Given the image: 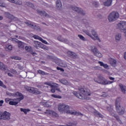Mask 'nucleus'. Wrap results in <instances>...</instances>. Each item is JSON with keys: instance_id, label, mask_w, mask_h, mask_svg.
<instances>
[{"instance_id": "nucleus-14", "label": "nucleus", "mask_w": 126, "mask_h": 126, "mask_svg": "<svg viewBox=\"0 0 126 126\" xmlns=\"http://www.w3.org/2000/svg\"><path fill=\"white\" fill-rule=\"evenodd\" d=\"M4 16L5 17H7V18H9V19H11V20H15L16 21L17 20V18L13 16V15L10 14V13L8 12H6L4 13Z\"/></svg>"}, {"instance_id": "nucleus-31", "label": "nucleus", "mask_w": 126, "mask_h": 126, "mask_svg": "<svg viewBox=\"0 0 126 126\" xmlns=\"http://www.w3.org/2000/svg\"><path fill=\"white\" fill-rule=\"evenodd\" d=\"M59 82L61 83H62V84H64V85H68V82L66 79H60L59 80Z\"/></svg>"}, {"instance_id": "nucleus-28", "label": "nucleus", "mask_w": 126, "mask_h": 126, "mask_svg": "<svg viewBox=\"0 0 126 126\" xmlns=\"http://www.w3.org/2000/svg\"><path fill=\"white\" fill-rule=\"evenodd\" d=\"M115 38L116 42H120V40L122 39V34L121 33H117L116 34Z\"/></svg>"}, {"instance_id": "nucleus-10", "label": "nucleus", "mask_w": 126, "mask_h": 126, "mask_svg": "<svg viewBox=\"0 0 126 126\" xmlns=\"http://www.w3.org/2000/svg\"><path fill=\"white\" fill-rule=\"evenodd\" d=\"M91 49H92V51L93 52L94 56H95L97 58H102V54H101V53L99 52V50H98L95 46L92 47Z\"/></svg>"}, {"instance_id": "nucleus-17", "label": "nucleus", "mask_w": 126, "mask_h": 126, "mask_svg": "<svg viewBox=\"0 0 126 126\" xmlns=\"http://www.w3.org/2000/svg\"><path fill=\"white\" fill-rule=\"evenodd\" d=\"M25 50L26 51H27L29 53H30L32 56H35L36 55V52H33V49H32V47L31 46H26L25 47Z\"/></svg>"}, {"instance_id": "nucleus-56", "label": "nucleus", "mask_w": 126, "mask_h": 126, "mask_svg": "<svg viewBox=\"0 0 126 126\" xmlns=\"http://www.w3.org/2000/svg\"><path fill=\"white\" fill-rule=\"evenodd\" d=\"M109 78L110 80H115V78L112 77H109Z\"/></svg>"}, {"instance_id": "nucleus-6", "label": "nucleus", "mask_w": 126, "mask_h": 126, "mask_svg": "<svg viewBox=\"0 0 126 126\" xmlns=\"http://www.w3.org/2000/svg\"><path fill=\"white\" fill-rule=\"evenodd\" d=\"M6 94L10 96H12L13 97H19V98L14 99V100H15V101H18V102H20L21 100H23V99H24L23 94L18 92H16L15 94H12L7 92Z\"/></svg>"}, {"instance_id": "nucleus-23", "label": "nucleus", "mask_w": 126, "mask_h": 126, "mask_svg": "<svg viewBox=\"0 0 126 126\" xmlns=\"http://www.w3.org/2000/svg\"><path fill=\"white\" fill-rule=\"evenodd\" d=\"M92 34L93 35H94V40H98V41L101 42V40H100V38H99V37H98V34H97V32L96 31H95V30L92 31Z\"/></svg>"}, {"instance_id": "nucleus-45", "label": "nucleus", "mask_w": 126, "mask_h": 126, "mask_svg": "<svg viewBox=\"0 0 126 126\" xmlns=\"http://www.w3.org/2000/svg\"><path fill=\"white\" fill-rule=\"evenodd\" d=\"M9 105H17L18 104V102L17 101H11L9 102Z\"/></svg>"}, {"instance_id": "nucleus-26", "label": "nucleus", "mask_w": 126, "mask_h": 126, "mask_svg": "<svg viewBox=\"0 0 126 126\" xmlns=\"http://www.w3.org/2000/svg\"><path fill=\"white\" fill-rule=\"evenodd\" d=\"M47 59L48 60H52L53 62H54V63H56V62L58 60V58L55 57V56H47Z\"/></svg>"}, {"instance_id": "nucleus-15", "label": "nucleus", "mask_w": 126, "mask_h": 126, "mask_svg": "<svg viewBox=\"0 0 126 126\" xmlns=\"http://www.w3.org/2000/svg\"><path fill=\"white\" fill-rule=\"evenodd\" d=\"M57 39L58 40V41H60V42H63V43H65V44H69V41H68L67 39L62 37V35L58 36Z\"/></svg>"}, {"instance_id": "nucleus-39", "label": "nucleus", "mask_w": 126, "mask_h": 126, "mask_svg": "<svg viewBox=\"0 0 126 126\" xmlns=\"http://www.w3.org/2000/svg\"><path fill=\"white\" fill-rule=\"evenodd\" d=\"M20 110H21V112H23L25 115H27V112H30V109H26L21 108Z\"/></svg>"}, {"instance_id": "nucleus-49", "label": "nucleus", "mask_w": 126, "mask_h": 126, "mask_svg": "<svg viewBox=\"0 0 126 126\" xmlns=\"http://www.w3.org/2000/svg\"><path fill=\"white\" fill-rule=\"evenodd\" d=\"M6 48H7V49L8 50H9L10 51H11V50H12V46L11 45H6Z\"/></svg>"}, {"instance_id": "nucleus-34", "label": "nucleus", "mask_w": 126, "mask_h": 126, "mask_svg": "<svg viewBox=\"0 0 126 126\" xmlns=\"http://www.w3.org/2000/svg\"><path fill=\"white\" fill-rule=\"evenodd\" d=\"M112 117H114V118H115V119H116L117 121L119 122V124H122V121L120 119V117H119L118 115L114 114L112 115Z\"/></svg>"}, {"instance_id": "nucleus-20", "label": "nucleus", "mask_w": 126, "mask_h": 126, "mask_svg": "<svg viewBox=\"0 0 126 126\" xmlns=\"http://www.w3.org/2000/svg\"><path fill=\"white\" fill-rule=\"evenodd\" d=\"M107 111H109L111 116L115 115V111H114V107L113 105H110L109 106H107L106 108Z\"/></svg>"}, {"instance_id": "nucleus-32", "label": "nucleus", "mask_w": 126, "mask_h": 126, "mask_svg": "<svg viewBox=\"0 0 126 126\" xmlns=\"http://www.w3.org/2000/svg\"><path fill=\"white\" fill-rule=\"evenodd\" d=\"M110 63L112 66H116V65L117 64V61L115 60V59H111L110 61Z\"/></svg>"}, {"instance_id": "nucleus-57", "label": "nucleus", "mask_w": 126, "mask_h": 126, "mask_svg": "<svg viewBox=\"0 0 126 126\" xmlns=\"http://www.w3.org/2000/svg\"><path fill=\"white\" fill-rule=\"evenodd\" d=\"M0 86H2V87H3V83H2V82H1V81H0Z\"/></svg>"}, {"instance_id": "nucleus-13", "label": "nucleus", "mask_w": 126, "mask_h": 126, "mask_svg": "<svg viewBox=\"0 0 126 126\" xmlns=\"http://www.w3.org/2000/svg\"><path fill=\"white\" fill-rule=\"evenodd\" d=\"M12 40L15 41L16 43H18V48H20V49H23L24 48V43L22 42V41H20L15 38H12Z\"/></svg>"}, {"instance_id": "nucleus-38", "label": "nucleus", "mask_w": 126, "mask_h": 126, "mask_svg": "<svg viewBox=\"0 0 126 126\" xmlns=\"http://www.w3.org/2000/svg\"><path fill=\"white\" fill-rule=\"evenodd\" d=\"M40 48H41V49H43V50H46V51H48V50H49V47L43 44V43H41Z\"/></svg>"}, {"instance_id": "nucleus-3", "label": "nucleus", "mask_w": 126, "mask_h": 126, "mask_svg": "<svg viewBox=\"0 0 126 126\" xmlns=\"http://www.w3.org/2000/svg\"><path fill=\"white\" fill-rule=\"evenodd\" d=\"M122 101V98L118 97L116 99L115 101V108L117 112H118L119 115H124L126 113V107L124 108L121 105V101Z\"/></svg>"}, {"instance_id": "nucleus-63", "label": "nucleus", "mask_w": 126, "mask_h": 126, "mask_svg": "<svg viewBox=\"0 0 126 126\" xmlns=\"http://www.w3.org/2000/svg\"><path fill=\"white\" fill-rule=\"evenodd\" d=\"M124 59L126 60V52L125 53V55H124Z\"/></svg>"}, {"instance_id": "nucleus-60", "label": "nucleus", "mask_w": 126, "mask_h": 126, "mask_svg": "<svg viewBox=\"0 0 126 126\" xmlns=\"http://www.w3.org/2000/svg\"><path fill=\"white\" fill-rule=\"evenodd\" d=\"M98 17H99V18H102L103 15L101 14H98Z\"/></svg>"}, {"instance_id": "nucleus-22", "label": "nucleus", "mask_w": 126, "mask_h": 126, "mask_svg": "<svg viewBox=\"0 0 126 126\" xmlns=\"http://www.w3.org/2000/svg\"><path fill=\"white\" fill-rule=\"evenodd\" d=\"M10 2L12 3H15V4H17L18 5H22V0H7Z\"/></svg>"}, {"instance_id": "nucleus-37", "label": "nucleus", "mask_w": 126, "mask_h": 126, "mask_svg": "<svg viewBox=\"0 0 126 126\" xmlns=\"http://www.w3.org/2000/svg\"><path fill=\"white\" fill-rule=\"evenodd\" d=\"M98 63L100 64V66H103L104 68H108V67H109V66L107 64H104L102 62H98Z\"/></svg>"}, {"instance_id": "nucleus-4", "label": "nucleus", "mask_w": 126, "mask_h": 126, "mask_svg": "<svg viewBox=\"0 0 126 126\" xmlns=\"http://www.w3.org/2000/svg\"><path fill=\"white\" fill-rule=\"evenodd\" d=\"M94 81L98 84H101V85H108L109 84H112L114 81H108L106 78L101 75H99L97 78H94Z\"/></svg>"}, {"instance_id": "nucleus-5", "label": "nucleus", "mask_w": 126, "mask_h": 126, "mask_svg": "<svg viewBox=\"0 0 126 126\" xmlns=\"http://www.w3.org/2000/svg\"><path fill=\"white\" fill-rule=\"evenodd\" d=\"M119 18H120V14L117 11L111 12L108 16L109 22L111 23L117 21Z\"/></svg>"}, {"instance_id": "nucleus-43", "label": "nucleus", "mask_w": 126, "mask_h": 126, "mask_svg": "<svg viewBox=\"0 0 126 126\" xmlns=\"http://www.w3.org/2000/svg\"><path fill=\"white\" fill-rule=\"evenodd\" d=\"M78 37L80 38V40H82V41H86V38L83 36V35L81 34H78Z\"/></svg>"}, {"instance_id": "nucleus-61", "label": "nucleus", "mask_w": 126, "mask_h": 126, "mask_svg": "<svg viewBox=\"0 0 126 126\" xmlns=\"http://www.w3.org/2000/svg\"><path fill=\"white\" fill-rule=\"evenodd\" d=\"M2 19H3V17L0 16V20H2Z\"/></svg>"}, {"instance_id": "nucleus-8", "label": "nucleus", "mask_w": 126, "mask_h": 126, "mask_svg": "<svg viewBox=\"0 0 126 126\" xmlns=\"http://www.w3.org/2000/svg\"><path fill=\"white\" fill-rule=\"evenodd\" d=\"M117 26L120 30H123L124 35L126 36V22L120 21L118 23Z\"/></svg>"}, {"instance_id": "nucleus-64", "label": "nucleus", "mask_w": 126, "mask_h": 126, "mask_svg": "<svg viewBox=\"0 0 126 126\" xmlns=\"http://www.w3.org/2000/svg\"><path fill=\"white\" fill-rule=\"evenodd\" d=\"M65 126H72V124H69V125Z\"/></svg>"}, {"instance_id": "nucleus-27", "label": "nucleus", "mask_w": 126, "mask_h": 126, "mask_svg": "<svg viewBox=\"0 0 126 126\" xmlns=\"http://www.w3.org/2000/svg\"><path fill=\"white\" fill-rule=\"evenodd\" d=\"M119 87H120L123 93H124V94H126V87L124 86V85L122 84H119Z\"/></svg>"}, {"instance_id": "nucleus-18", "label": "nucleus", "mask_w": 126, "mask_h": 126, "mask_svg": "<svg viewBox=\"0 0 126 126\" xmlns=\"http://www.w3.org/2000/svg\"><path fill=\"white\" fill-rule=\"evenodd\" d=\"M67 54L70 58L71 59H77V55L75 53L71 51H68Z\"/></svg>"}, {"instance_id": "nucleus-48", "label": "nucleus", "mask_w": 126, "mask_h": 126, "mask_svg": "<svg viewBox=\"0 0 126 126\" xmlns=\"http://www.w3.org/2000/svg\"><path fill=\"white\" fill-rule=\"evenodd\" d=\"M33 37L34 38V39H36L37 40H41V38H42V37H40V36H39L38 35H33Z\"/></svg>"}, {"instance_id": "nucleus-52", "label": "nucleus", "mask_w": 126, "mask_h": 126, "mask_svg": "<svg viewBox=\"0 0 126 126\" xmlns=\"http://www.w3.org/2000/svg\"><path fill=\"white\" fill-rule=\"evenodd\" d=\"M57 69L58 70H61V71H63V72L64 71V70L63 69V68H62L60 67H57Z\"/></svg>"}, {"instance_id": "nucleus-36", "label": "nucleus", "mask_w": 126, "mask_h": 126, "mask_svg": "<svg viewBox=\"0 0 126 126\" xmlns=\"http://www.w3.org/2000/svg\"><path fill=\"white\" fill-rule=\"evenodd\" d=\"M25 6H29V7H31L32 8H34V7H35L34 5L30 2H26V4H25Z\"/></svg>"}, {"instance_id": "nucleus-12", "label": "nucleus", "mask_w": 126, "mask_h": 126, "mask_svg": "<svg viewBox=\"0 0 126 126\" xmlns=\"http://www.w3.org/2000/svg\"><path fill=\"white\" fill-rule=\"evenodd\" d=\"M55 63L58 64V65H59V66H61V67H66V66H67L66 63L63 62L59 58H57V60H56Z\"/></svg>"}, {"instance_id": "nucleus-54", "label": "nucleus", "mask_w": 126, "mask_h": 126, "mask_svg": "<svg viewBox=\"0 0 126 126\" xmlns=\"http://www.w3.org/2000/svg\"><path fill=\"white\" fill-rule=\"evenodd\" d=\"M93 5L94 6L97 7V6H98V3H97L96 2H94L93 3Z\"/></svg>"}, {"instance_id": "nucleus-40", "label": "nucleus", "mask_w": 126, "mask_h": 126, "mask_svg": "<svg viewBox=\"0 0 126 126\" xmlns=\"http://www.w3.org/2000/svg\"><path fill=\"white\" fill-rule=\"evenodd\" d=\"M38 73L39 74H41V75H48V74H49V73H46L41 70H38Z\"/></svg>"}, {"instance_id": "nucleus-51", "label": "nucleus", "mask_w": 126, "mask_h": 126, "mask_svg": "<svg viewBox=\"0 0 126 126\" xmlns=\"http://www.w3.org/2000/svg\"><path fill=\"white\" fill-rule=\"evenodd\" d=\"M54 88H55V90H56L57 91H58V92H62V91H61V89L60 88H59V87H54Z\"/></svg>"}, {"instance_id": "nucleus-16", "label": "nucleus", "mask_w": 126, "mask_h": 126, "mask_svg": "<svg viewBox=\"0 0 126 126\" xmlns=\"http://www.w3.org/2000/svg\"><path fill=\"white\" fill-rule=\"evenodd\" d=\"M36 11L37 13L41 16H45V17H50V16L45 11H42L39 9H37Z\"/></svg>"}, {"instance_id": "nucleus-11", "label": "nucleus", "mask_w": 126, "mask_h": 126, "mask_svg": "<svg viewBox=\"0 0 126 126\" xmlns=\"http://www.w3.org/2000/svg\"><path fill=\"white\" fill-rule=\"evenodd\" d=\"M71 8L72 10H74V11H76V12H77V13H80L82 15H85V14H86L85 11H83V10L81 8L73 6Z\"/></svg>"}, {"instance_id": "nucleus-44", "label": "nucleus", "mask_w": 126, "mask_h": 126, "mask_svg": "<svg viewBox=\"0 0 126 126\" xmlns=\"http://www.w3.org/2000/svg\"><path fill=\"white\" fill-rule=\"evenodd\" d=\"M44 84L46 85H48V86H50L51 88H53L54 87V85H52L51 83L49 82H46L44 83Z\"/></svg>"}, {"instance_id": "nucleus-59", "label": "nucleus", "mask_w": 126, "mask_h": 126, "mask_svg": "<svg viewBox=\"0 0 126 126\" xmlns=\"http://www.w3.org/2000/svg\"><path fill=\"white\" fill-rule=\"evenodd\" d=\"M9 98H6L5 99V102H6V103H8V102L9 101Z\"/></svg>"}, {"instance_id": "nucleus-25", "label": "nucleus", "mask_w": 126, "mask_h": 126, "mask_svg": "<svg viewBox=\"0 0 126 126\" xmlns=\"http://www.w3.org/2000/svg\"><path fill=\"white\" fill-rule=\"evenodd\" d=\"M33 46L36 48V49H38V47L40 48L41 47V45L42 44V43L38 41H34L33 42Z\"/></svg>"}, {"instance_id": "nucleus-41", "label": "nucleus", "mask_w": 126, "mask_h": 126, "mask_svg": "<svg viewBox=\"0 0 126 126\" xmlns=\"http://www.w3.org/2000/svg\"><path fill=\"white\" fill-rule=\"evenodd\" d=\"M32 29H34V30H40V27L32 25Z\"/></svg>"}, {"instance_id": "nucleus-21", "label": "nucleus", "mask_w": 126, "mask_h": 126, "mask_svg": "<svg viewBox=\"0 0 126 126\" xmlns=\"http://www.w3.org/2000/svg\"><path fill=\"white\" fill-rule=\"evenodd\" d=\"M63 5L62 4V1L60 0H57L56 1V8L58 10H62Z\"/></svg>"}, {"instance_id": "nucleus-1", "label": "nucleus", "mask_w": 126, "mask_h": 126, "mask_svg": "<svg viewBox=\"0 0 126 126\" xmlns=\"http://www.w3.org/2000/svg\"><path fill=\"white\" fill-rule=\"evenodd\" d=\"M72 93L77 98L86 100H89L90 98L88 97L87 96H90L91 95L90 91L85 90L81 87L78 88V92H73Z\"/></svg>"}, {"instance_id": "nucleus-46", "label": "nucleus", "mask_w": 126, "mask_h": 126, "mask_svg": "<svg viewBox=\"0 0 126 126\" xmlns=\"http://www.w3.org/2000/svg\"><path fill=\"white\" fill-rule=\"evenodd\" d=\"M52 96L54 97V98H57L58 99H61L62 98L61 96L56 94H52Z\"/></svg>"}, {"instance_id": "nucleus-58", "label": "nucleus", "mask_w": 126, "mask_h": 126, "mask_svg": "<svg viewBox=\"0 0 126 126\" xmlns=\"http://www.w3.org/2000/svg\"><path fill=\"white\" fill-rule=\"evenodd\" d=\"M8 76H11V77L13 76V75H12L11 73H8Z\"/></svg>"}, {"instance_id": "nucleus-62", "label": "nucleus", "mask_w": 126, "mask_h": 126, "mask_svg": "<svg viewBox=\"0 0 126 126\" xmlns=\"http://www.w3.org/2000/svg\"><path fill=\"white\" fill-rule=\"evenodd\" d=\"M24 73L25 74V76L23 77H24V78L26 77V75H27L26 72H24Z\"/></svg>"}, {"instance_id": "nucleus-33", "label": "nucleus", "mask_w": 126, "mask_h": 126, "mask_svg": "<svg viewBox=\"0 0 126 126\" xmlns=\"http://www.w3.org/2000/svg\"><path fill=\"white\" fill-rule=\"evenodd\" d=\"M82 31L83 32H84V33H85L86 35H88V36H89V37H91L93 40H95V39H94V37H93V36L91 35V34L89 33V32L88 31H86V30H83Z\"/></svg>"}, {"instance_id": "nucleus-55", "label": "nucleus", "mask_w": 126, "mask_h": 126, "mask_svg": "<svg viewBox=\"0 0 126 126\" xmlns=\"http://www.w3.org/2000/svg\"><path fill=\"white\" fill-rule=\"evenodd\" d=\"M94 69H95V70L97 69H100V67L99 66H95L94 67Z\"/></svg>"}, {"instance_id": "nucleus-9", "label": "nucleus", "mask_w": 126, "mask_h": 126, "mask_svg": "<svg viewBox=\"0 0 126 126\" xmlns=\"http://www.w3.org/2000/svg\"><path fill=\"white\" fill-rule=\"evenodd\" d=\"M11 114L9 112L4 111L2 112L0 120H4V121H9L10 120V116Z\"/></svg>"}, {"instance_id": "nucleus-24", "label": "nucleus", "mask_w": 126, "mask_h": 126, "mask_svg": "<svg viewBox=\"0 0 126 126\" xmlns=\"http://www.w3.org/2000/svg\"><path fill=\"white\" fill-rule=\"evenodd\" d=\"M44 114H49V115H52L53 117H58V114L52 110H47L46 112H44Z\"/></svg>"}, {"instance_id": "nucleus-7", "label": "nucleus", "mask_w": 126, "mask_h": 126, "mask_svg": "<svg viewBox=\"0 0 126 126\" xmlns=\"http://www.w3.org/2000/svg\"><path fill=\"white\" fill-rule=\"evenodd\" d=\"M25 88L27 91L30 93H32V94H35V95H40V94H41V92H40V91H38V90L34 88L25 87Z\"/></svg>"}, {"instance_id": "nucleus-53", "label": "nucleus", "mask_w": 126, "mask_h": 126, "mask_svg": "<svg viewBox=\"0 0 126 126\" xmlns=\"http://www.w3.org/2000/svg\"><path fill=\"white\" fill-rule=\"evenodd\" d=\"M51 92H52V93H55V92H56V89H55V87L54 89H52L51 90Z\"/></svg>"}, {"instance_id": "nucleus-29", "label": "nucleus", "mask_w": 126, "mask_h": 126, "mask_svg": "<svg viewBox=\"0 0 126 126\" xmlns=\"http://www.w3.org/2000/svg\"><path fill=\"white\" fill-rule=\"evenodd\" d=\"M25 24L27 25L29 27H30V28H32L33 27V22L30 21H27L24 22Z\"/></svg>"}, {"instance_id": "nucleus-35", "label": "nucleus", "mask_w": 126, "mask_h": 126, "mask_svg": "<svg viewBox=\"0 0 126 126\" xmlns=\"http://www.w3.org/2000/svg\"><path fill=\"white\" fill-rule=\"evenodd\" d=\"M94 114L95 116H96L97 117H99V118H101L102 119L104 118V116L102 114H101L99 112L96 110L94 112Z\"/></svg>"}, {"instance_id": "nucleus-47", "label": "nucleus", "mask_w": 126, "mask_h": 126, "mask_svg": "<svg viewBox=\"0 0 126 126\" xmlns=\"http://www.w3.org/2000/svg\"><path fill=\"white\" fill-rule=\"evenodd\" d=\"M17 67L19 68V69H20V70H22L23 68H24V67L19 64H17Z\"/></svg>"}, {"instance_id": "nucleus-42", "label": "nucleus", "mask_w": 126, "mask_h": 126, "mask_svg": "<svg viewBox=\"0 0 126 126\" xmlns=\"http://www.w3.org/2000/svg\"><path fill=\"white\" fill-rule=\"evenodd\" d=\"M11 59L12 60H17L18 61H21V58L18 56H12L11 57Z\"/></svg>"}, {"instance_id": "nucleus-50", "label": "nucleus", "mask_w": 126, "mask_h": 126, "mask_svg": "<svg viewBox=\"0 0 126 126\" xmlns=\"http://www.w3.org/2000/svg\"><path fill=\"white\" fill-rule=\"evenodd\" d=\"M40 41H41L42 42V43H43V44H45L46 45H48V42L46 40L43 39V38H42V37H41V38H40Z\"/></svg>"}, {"instance_id": "nucleus-30", "label": "nucleus", "mask_w": 126, "mask_h": 126, "mask_svg": "<svg viewBox=\"0 0 126 126\" xmlns=\"http://www.w3.org/2000/svg\"><path fill=\"white\" fill-rule=\"evenodd\" d=\"M112 0H107L106 1L104 2L103 4L105 6H110L112 4Z\"/></svg>"}, {"instance_id": "nucleus-19", "label": "nucleus", "mask_w": 126, "mask_h": 126, "mask_svg": "<svg viewBox=\"0 0 126 126\" xmlns=\"http://www.w3.org/2000/svg\"><path fill=\"white\" fill-rule=\"evenodd\" d=\"M0 69L3 71H8L7 66L0 62Z\"/></svg>"}, {"instance_id": "nucleus-2", "label": "nucleus", "mask_w": 126, "mask_h": 126, "mask_svg": "<svg viewBox=\"0 0 126 126\" xmlns=\"http://www.w3.org/2000/svg\"><path fill=\"white\" fill-rule=\"evenodd\" d=\"M58 110L62 113H66V114H70L73 116H83L81 113L77 112L75 110H69V106L65 105V104H60L58 105Z\"/></svg>"}]
</instances>
